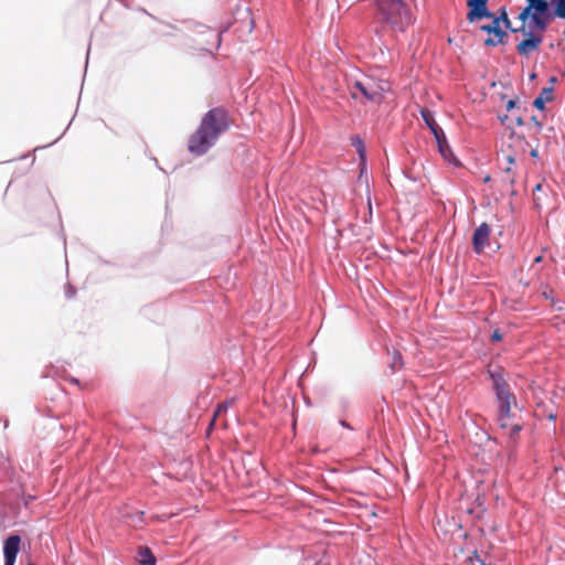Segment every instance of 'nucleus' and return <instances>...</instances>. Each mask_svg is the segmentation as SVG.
I'll return each instance as SVG.
<instances>
[{
  "label": "nucleus",
  "mask_w": 565,
  "mask_h": 565,
  "mask_svg": "<svg viewBox=\"0 0 565 565\" xmlns=\"http://www.w3.org/2000/svg\"><path fill=\"white\" fill-rule=\"evenodd\" d=\"M342 426L347 427V428H350L349 424H347L344 420H341L340 422Z\"/></svg>",
  "instance_id": "nucleus-28"
},
{
  "label": "nucleus",
  "mask_w": 565,
  "mask_h": 565,
  "mask_svg": "<svg viewBox=\"0 0 565 565\" xmlns=\"http://www.w3.org/2000/svg\"><path fill=\"white\" fill-rule=\"evenodd\" d=\"M404 366L403 358L397 350H393L390 367L393 373L399 371Z\"/></svg>",
  "instance_id": "nucleus-17"
},
{
  "label": "nucleus",
  "mask_w": 565,
  "mask_h": 565,
  "mask_svg": "<svg viewBox=\"0 0 565 565\" xmlns=\"http://www.w3.org/2000/svg\"><path fill=\"white\" fill-rule=\"evenodd\" d=\"M499 406V423L503 429H510L509 435L511 437L519 434L522 426L518 423H511V406L515 403V398L512 394H508L507 397H497Z\"/></svg>",
  "instance_id": "nucleus-6"
},
{
  "label": "nucleus",
  "mask_w": 565,
  "mask_h": 565,
  "mask_svg": "<svg viewBox=\"0 0 565 565\" xmlns=\"http://www.w3.org/2000/svg\"><path fill=\"white\" fill-rule=\"evenodd\" d=\"M230 127L228 114L224 108L209 110L196 131L189 138L188 149L196 156L204 154Z\"/></svg>",
  "instance_id": "nucleus-1"
},
{
  "label": "nucleus",
  "mask_w": 565,
  "mask_h": 565,
  "mask_svg": "<svg viewBox=\"0 0 565 565\" xmlns=\"http://www.w3.org/2000/svg\"><path fill=\"white\" fill-rule=\"evenodd\" d=\"M515 103L513 100H509L508 103V109H511L512 107H514Z\"/></svg>",
  "instance_id": "nucleus-26"
},
{
  "label": "nucleus",
  "mask_w": 565,
  "mask_h": 565,
  "mask_svg": "<svg viewBox=\"0 0 565 565\" xmlns=\"http://www.w3.org/2000/svg\"><path fill=\"white\" fill-rule=\"evenodd\" d=\"M382 19L396 31H404L412 24L408 7L402 0H376Z\"/></svg>",
  "instance_id": "nucleus-2"
},
{
  "label": "nucleus",
  "mask_w": 565,
  "mask_h": 565,
  "mask_svg": "<svg viewBox=\"0 0 565 565\" xmlns=\"http://www.w3.org/2000/svg\"><path fill=\"white\" fill-rule=\"evenodd\" d=\"M435 139H436V142H437V146H438V150H439V153L441 154V157L447 160L448 162H454L455 161V157H454V153L447 142V139H446V136L444 134V131H441L440 134H437L435 136Z\"/></svg>",
  "instance_id": "nucleus-12"
},
{
  "label": "nucleus",
  "mask_w": 565,
  "mask_h": 565,
  "mask_svg": "<svg viewBox=\"0 0 565 565\" xmlns=\"http://www.w3.org/2000/svg\"><path fill=\"white\" fill-rule=\"evenodd\" d=\"M21 539L19 535L9 536L3 544L4 565H14L20 551Z\"/></svg>",
  "instance_id": "nucleus-10"
},
{
  "label": "nucleus",
  "mask_w": 565,
  "mask_h": 565,
  "mask_svg": "<svg viewBox=\"0 0 565 565\" xmlns=\"http://www.w3.org/2000/svg\"><path fill=\"white\" fill-rule=\"evenodd\" d=\"M355 150L360 158V163H359L360 174H359L356 182H358L360 189L361 188L364 189L366 207L369 210V215L371 216L372 215V204H371L370 179L366 173L365 147H364V143L362 142V140L358 137H355Z\"/></svg>",
  "instance_id": "nucleus-5"
},
{
  "label": "nucleus",
  "mask_w": 565,
  "mask_h": 565,
  "mask_svg": "<svg viewBox=\"0 0 565 565\" xmlns=\"http://www.w3.org/2000/svg\"><path fill=\"white\" fill-rule=\"evenodd\" d=\"M531 120H532V121L537 126L539 130H541V128H542V124L536 119V117H535V116H533V117L531 118Z\"/></svg>",
  "instance_id": "nucleus-25"
},
{
  "label": "nucleus",
  "mask_w": 565,
  "mask_h": 565,
  "mask_svg": "<svg viewBox=\"0 0 565 565\" xmlns=\"http://www.w3.org/2000/svg\"><path fill=\"white\" fill-rule=\"evenodd\" d=\"M534 190H535V191H541V190H542V184H541V183L536 184V186H535V189H534Z\"/></svg>",
  "instance_id": "nucleus-27"
},
{
  "label": "nucleus",
  "mask_w": 565,
  "mask_h": 565,
  "mask_svg": "<svg viewBox=\"0 0 565 565\" xmlns=\"http://www.w3.org/2000/svg\"><path fill=\"white\" fill-rule=\"evenodd\" d=\"M491 227L488 223H481L473 232L472 248L476 254H481L489 245Z\"/></svg>",
  "instance_id": "nucleus-8"
},
{
  "label": "nucleus",
  "mask_w": 565,
  "mask_h": 565,
  "mask_svg": "<svg viewBox=\"0 0 565 565\" xmlns=\"http://www.w3.org/2000/svg\"><path fill=\"white\" fill-rule=\"evenodd\" d=\"M499 19H500V21L502 20L504 22L507 28L510 26V20L508 18V14L505 13V11H502L501 17Z\"/></svg>",
  "instance_id": "nucleus-23"
},
{
  "label": "nucleus",
  "mask_w": 565,
  "mask_h": 565,
  "mask_svg": "<svg viewBox=\"0 0 565 565\" xmlns=\"http://www.w3.org/2000/svg\"><path fill=\"white\" fill-rule=\"evenodd\" d=\"M516 122H518L519 125H522V120H521V118H518V119H516Z\"/></svg>",
  "instance_id": "nucleus-30"
},
{
  "label": "nucleus",
  "mask_w": 565,
  "mask_h": 565,
  "mask_svg": "<svg viewBox=\"0 0 565 565\" xmlns=\"http://www.w3.org/2000/svg\"><path fill=\"white\" fill-rule=\"evenodd\" d=\"M491 338L493 341H500L502 339V334L499 330H494Z\"/></svg>",
  "instance_id": "nucleus-24"
},
{
  "label": "nucleus",
  "mask_w": 565,
  "mask_h": 565,
  "mask_svg": "<svg viewBox=\"0 0 565 565\" xmlns=\"http://www.w3.org/2000/svg\"><path fill=\"white\" fill-rule=\"evenodd\" d=\"M530 30H525V25L523 24L520 29L513 30V32L521 31L525 39L522 40L516 45V51L520 55L527 57L533 52L537 51L542 41H543V33H541L533 23H530Z\"/></svg>",
  "instance_id": "nucleus-4"
},
{
  "label": "nucleus",
  "mask_w": 565,
  "mask_h": 565,
  "mask_svg": "<svg viewBox=\"0 0 565 565\" xmlns=\"http://www.w3.org/2000/svg\"><path fill=\"white\" fill-rule=\"evenodd\" d=\"M481 18H493L492 13L489 12L487 8V4L483 7L470 8L469 12L467 13V19L469 22H473Z\"/></svg>",
  "instance_id": "nucleus-13"
},
{
  "label": "nucleus",
  "mask_w": 565,
  "mask_h": 565,
  "mask_svg": "<svg viewBox=\"0 0 565 565\" xmlns=\"http://www.w3.org/2000/svg\"><path fill=\"white\" fill-rule=\"evenodd\" d=\"M487 1L488 0H467V6L469 8H473V7H483L487 4Z\"/></svg>",
  "instance_id": "nucleus-22"
},
{
  "label": "nucleus",
  "mask_w": 565,
  "mask_h": 565,
  "mask_svg": "<svg viewBox=\"0 0 565 565\" xmlns=\"http://www.w3.org/2000/svg\"><path fill=\"white\" fill-rule=\"evenodd\" d=\"M531 153L532 156H536V150H533Z\"/></svg>",
  "instance_id": "nucleus-31"
},
{
  "label": "nucleus",
  "mask_w": 565,
  "mask_h": 565,
  "mask_svg": "<svg viewBox=\"0 0 565 565\" xmlns=\"http://www.w3.org/2000/svg\"><path fill=\"white\" fill-rule=\"evenodd\" d=\"M553 99V88L544 87L539 97H536L533 102V106L540 110L544 109L545 102H550Z\"/></svg>",
  "instance_id": "nucleus-15"
},
{
  "label": "nucleus",
  "mask_w": 565,
  "mask_h": 565,
  "mask_svg": "<svg viewBox=\"0 0 565 565\" xmlns=\"http://www.w3.org/2000/svg\"><path fill=\"white\" fill-rule=\"evenodd\" d=\"M29 565H34V564L30 562Z\"/></svg>",
  "instance_id": "nucleus-32"
},
{
  "label": "nucleus",
  "mask_w": 565,
  "mask_h": 565,
  "mask_svg": "<svg viewBox=\"0 0 565 565\" xmlns=\"http://www.w3.org/2000/svg\"><path fill=\"white\" fill-rule=\"evenodd\" d=\"M489 375L492 380V386L497 397H507L508 394H511L509 386L504 380L503 372L500 367L489 370Z\"/></svg>",
  "instance_id": "nucleus-11"
},
{
  "label": "nucleus",
  "mask_w": 565,
  "mask_h": 565,
  "mask_svg": "<svg viewBox=\"0 0 565 565\" xmlns=\"http://www.w3.org/2000/svg\"><path fill=\"white\" fill-rule=\"evenodd\" d=\"M554 14L565 20V0H555Z\"/></svg>",
  "instance_id": "nucleus-21"
},
{
  "label": "nucleus",
  "mask_w": 565,
  "mask_h": 565,
  "mask_svg": "<svg viewBox=\"0 0 565 565\" xmlns=\"http://www.w3.org/2000/svg\"><path fill=\"white\" fill-rule=\"evenodd\" d=\"M527 6L519 14V19L525 23L527 19L531 20L534 26L544 33L551 20L548 12V3L546 0H526Z\"/></svg>",
  "instance_id": "nucleus-3"
},
{
  "label": "nucleus",
  "mask_w": 565,
  "mask_h": 565,
  "mask_svg": "<svg viewBox=\"0 0 565 565\" xmlns=\"http://www.w3.org/2000/svg\"><path fill=\"white\" fill-rule=\"evenodd\" d=\"M228 408V404L226 403H222V404H218L215 412H214V415H213V418L210 423V429L213 428L215 425H216V420L217 418L223 415Z\"/></svg>",
  "instance_id": "nucleus-19"
},
{
  "label": "nucleus",
  "mask_w": 565,
  "mask_h": 565,
  "mask_svg": "<svg viewBox=\"0 0 565 565\" xmlns=\"http://www.w3.org/2000/svg\"><path fill=\"white\" fill-rule=\"evenodd\" d=\"M356 507L359 509H361L362 512L355 513V518H359V519L366 518V516L373 518L376 515L372 508H369L367 505H361L358 501H355V508Z\"/></svg>",
  "instance_id": "nucleus-20"
},
{
  "label": "nucleus",
  "mask_w": 565,
  "mask_h": 565,
  "mask_svg": "<svg viewBox=\"0 0 565 565\" xmlns=\"http://www.w3.org/2000/svg\"><path fill=\"white\" fill-rule=\"evenodd\" d=\"M355 89H358L365 100L380 105L383 100L384 87L370 78L364 81H355Z\"/></svg>",
  "instance_id": "nucleus-7"
},
{
  "label": "nucleus",
  "mask_w": 565,
  "mask_h": 565,
  "mask_svg": "<svg viewBox=\"0 0 565 565\" xmlns=\"http://www.w3.org/2000/svg\"><path fill=\"white\" fill-rule=\"evenodd\" d=\"M480 29L489 34L484 40V44L488 46L499 45L503 42V38L507 36V33L500 28L499 18H493L490 24L481 25Z\"/></svg>",
  "instance_id": "nucleus-9"
},
{
  "label": "nucleus",
  "mask_w": 565,
  "mask_h": 565,
  "mask_svg": "<svg viewBox=\"0 0 565 565\" xmlns=\"http://www.w3.org/2000/svg\"><path fill=\"white\" fill-rule=\"evenodd\" d=\"M541 260H542V256H537V257L535 258V263H540Z\"/></svg>",
  "instance_id": "nucleus-29"
},
{
  "label": "nucleus",
  "mask_w": 565,
  "mask_h": 565,
  "mask_svg": "<svg viewBox=\"0 0 565 565\" xmlns=\"http://www.w3.org/2000/svg\"><path fill=\"white\" fill-rule=\"evenodd\" d=\"M420 115H422L424 121L426 122V125L429 127V129L434 134V136H436L437 134H440L443 131L441 128L435 121L434 115L429 109L423 108L420 110Z\"/></svg>",
  "instance_id": "nucleus-14"
},
{
  "label": "nucleus",
  "mask_w": 565,
  "mask_h": 565,
  "mask_svg": "<svg viewBox=\"0 0 565 565\" xmlns=\"http://www.w3.org/2000/svg\"><path fill=\"white\" fill-rule=\"evenodd\" d=\"M140 565H156V557L152 555L149 548H140Z\"/></svg>",
  "instance_id": "nucleus-18"
},
{
  "label": "nucleus",
  "mask_w": 565,
  "mask_h": 565,
  "mask_svg": "<svg viewBox=\"0 0 565 565\" xmlns=\"http://www.w3.org/2000/svg\"><path fill=\"white\" fill-rule=\"evenodd\" d=\"M508 166L504 168L503 181L508 182L511 186L514 184V174L512 173V164H514V158L512 156L505 157Z\"/></svg>",
  "instance_id": "nucleus-16"
}]
</instances>
